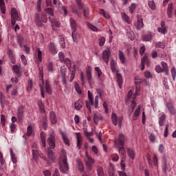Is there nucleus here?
<instances>
[{
    "label": "nucleus",
    "instance_id": "f257e3e1",
    "mask_svg": "<svg viewBox=\"0 0 176 176\" xmlns=\"http://www.w3.org/2000/svg\"><path fill=\"white\" fill-rule=\"evenodd\" d=\"M116 146L118 148L119 155L122 159V162H126V148H124V135L122 133L119 135V138L115 141Z\"/></svg>",
    "mask_w": 176,
    "mask_h": 176
},
{
    "label": "nucleus",
    "instance_id": "f03ea898",
    "mask_svg": "<svg viewBox=\"0 0 176 176\" xmlns=\"http://www.w3.org/2000/svg\"><path fill=\"white\" fill-rule=\"evenodd\" d=\"M140 91V87L138 86L136 87V91L135 94L133 95V91L130 90L127 95V98L125 100L126 105H129L131 102V113H133V111H134V109L135 108V106L137 105V103L134 102V100L137 98V94H138V92Z\"/></svg>",
    "mask_w": 176,
    "mask_h": 176
},
{
    "label": "nucleus",
    "instance_id": "7ed1b4c3",
    "mask_svg": "<svg viewBox=\"0 0 176 176\" xmlns=\"http://www.w3.org/2000/svg\"><path fill=\"white\" fill-rule=\"evenodd\" d=\"M76 4L78 9L82 10L84 17H85V19H89V17H90V10H89V7L82 4V0H76Z\"/></svg>",
    "mask_w": 176,
    "mask_h": 176
},
{
    "label": "nucleus",
    "instance_id": "20e7f679",
    "mask_svg": "<svg viewBox=\"0 0 176 176\" xmlns=\"http://www.w3.org/2000/svg\"><path fill=\"white\" fill-rule=\"evenodd\" d=\"M16 21H21V18L17 9L12 8L11 10V23L12 25H16Z\"/></svg>",
    "mask_w": 176,
    "mask_h": 176
},
{
    "label": "nucleus",
    "instance_id": "39448f33",
    "mask_svg": "<svg viewBox=\"0 0 176 176\" xmlns=\"http://www.w3.org/2000/svg\"><path fill=\"white\" fill-rule=\"evenodd\" d=\"M59 168L61 173H67L68 171V164L67 163V156L65 155H63V159L62 161L59 162Z\"/></svg>",
    "mask_w": 176,
    "mask_h": 176
},
{
    "label": "nucleus",
    "instance_id": "423d86ee",
    "mask_svg": "<svg viewBox=\"0 0 176 176\" xmlns=\"http://www.w3.org/2000/svg\"><path fill=\"white\" fill-rule=\"evenodd\" d=\"M112 123L114 126L119 125V127H122V122H123V117L116 116V113H113L111 115Z\"/></svg>",
    "mask_w": 176,
    "mask_h": 176
},
{
    "label": "nucleus",
    "instance_id": "0eeeda50",
    "mask_svg": "<svg viewBox=\"0 0 176 176\" xmlns=\"http://www.w3.org/2000/svg\"><path fill=\"white\" fill-rule=\"evenodd\" d=\"M109 57H111V48L107 47L105 50L102 52V59L104 63H106V64H108L109 61Z\"/></svg>",
    "mask_w": 176,
    "mask_h": 176
},
{
    "label": "nucleus",
    "instance_id": "6e6552de",
    "mask_svg": "<svg viewBox=\"0 0 176 176\" xmlns=\"http://www.w3.org/2000/svg\"><path fill=\"white\" fill-rule=\"evenodd\" d=\"M85 157H86V160H85L86 166L88 170H91V166L94 164V160L91 158V157L89 156V153L87 152H86Z\"/></svg>",
    "mask_w": 176,
    "mask_h": 176
},
{
    "label": "nucleus",
    "instance_id": "1a4fd4ad",
    "mask_svg": "<svg viewBox=\"0 0 176 176\" xmlns=\"http://www.w3.org/2000/svg\"><path fill=\"white\" fill-rule=\"evenodd\" d=\"M60 75L62 76L63 85H67V67L65 65L60 67Z\"/></svg>",
    "mask_w": 176,
    "mask_h": 176
},
{
    "label": "nucleus",
    "instance_id": "9d476101",
    "mask_svg": "<svg viewBox=\"0 0 176 176\" xmlns=\"http://www.w3.org/2000/svg\"><path fill=\"white\" fill-rule=\"evenodd\" d=\"M47 143L50 145L51 149H54L56 148V138H54V134L52 133L47 139Z\"/></svg>",
    "mask_w": 176,
    "mask_h": 176
},
{
    "label": "nucleus",
    "instance_id": "9b49d317",
    "mask_svg": "<svg viewBox=\"0 0 176 176\" xmlns=\"http://www.w3.org/2000/svg\"><path fill=\"white\" fill-rule=\"evenodd\" d=\"M17 116L19 122H21L23 120V118H24V107H19L17 110Z\"/></svg>",
    "mask_w": 176,
    "mask_h": 176
},
{
    "label": "nucleus",
    "instance_id": "f8f14e48",
    "mask_svg": "<svg viewBox=\"0 0 176 176\" xmlns=\"http://www.w3.org/2000/svg\"><path fill=\"white\" fill-rule=\"evenodd\" d=\"M145 64H146V65L149 66V60L148 59V56H144L142 58V67H141V69L142 71H144V69H145Z\"/></svg>",
    "mask_w": 176,
    "mask_h": 176
},
{
    "label": "nucleus",
    "instance_id": "ddd939ff",
    "mask_svg": "<svg viewBox=\"0 0 176 176\" xmlns=\"http://www.w3.org/2000/svg\"><path fill=\"white\" fill-rule=\"evenodd\" d=\"M158 32L163 34L164 35L167 34V29L166 28V23H164V21L161 22V27L158 28Z\"/></svg>",
    "mask_w": 176,
    "mask_h": 176
},
{
    "label": "nucleus",
    "instance_id": "4468645a",
    "mask_svg": "<svg viewBox=\"0 0 176 176\" xmlns=\"http://www.w3.org/2000/svg\"><path fill=\"white\" fill-rule=\"evenodd\" d=\"M7 54L9 56V58L12 64H16V59L14 58V55L13 54V51L10 49H8Z\"/></svg>",
    "mask_w": 176,
    "mask_h": 176
},
{
    "label": "nucleus",
    "instance_id": "2eb2a0df",
    "mask_svg": "<svg viewBox=\"0 0 176 176\" xmlns=\"http://www.w3.org/2000/svg\"><path fill=\"white\" fill-rule=\"evenodd\" d=\"M83 107V102L82 100H77L74 104V108L76 111H80L82 108Z\"/></svg>",
    "mask_w": 176,
    "mask_h": 176
},
{
    "label": "nucleus",
    "instance_id": "dca6fc26",
    "mask_svg": "<svg viewBox=\"0 0 176 176\" xmlns=\"http://www.w3.org/2000/svg\"><path fill=\"white\" fill-rule=\"evenodd\" d=\"M69 21L72 30L76 31V30H78V23H76V21H75V19L70 18Z\"/></svg>",
    "mask_w": 176,
    "mask_h": 176
},
{
    "label": "nucleus",
    "instance_id": "f3484780",
    "mask_svg": "<svg viewBox=\"0 0 176 176\" xmlns=\"http://www.w3.org/2000/svg\"><path fill=\"white\" fill-rule=\"evenodd\" d=\"M166 107L171 115H175L176 111L175 109L174 108V105H173V103L168 102Z\"/></svg>",
    "mask_w": 176,
    "mask_h": 176
},
{
    "label": "nucleus",
    "instance_id": "a211bd4d",
    "mask_svg": "<svg viewBox=\"0 0 176 176\" xmlns=\"http://www.w3.org/2000/svg\"><path fill=\"white\" fill-rule=\"evenodd\" d=\"M50 118L52 124H56V123H57V117L56 116V113H54V111L50 112Z\"/></svg>",
    "mask_w": 176,
    "mask_h": 176
},
{
    "label": "nucleus",
    "instance_id": "6ab92c4d",
    "mask_svg": "<svg viewBox=\"0 0 176 176\" xmlns=\"http://www.w3.org/2000/svg\"><path fill=\"white\" fill-rule=\"evenodd\" d=\"M43 15L39 14H36V23L38 27H42Z\"/></svg>",
    "mask_w": 176,
    "mask_h": 176
},
{
    "label": "nucleus",
    "instance_id": "aec40b11",
    "mask_svg": "<svg viewBox=\"0 0 176 176\" xmlns=\"http://www.w3.org/2000/svg\"><path fill=\"white\" fill-rule=\"evenodd\" d=\"M118 57L121 64H124V63H126V56H124L123 52L120 50L118 51Z\"/></svg>",
    "mask_w": 176,
    "mask_h": 176
},
{
    "label": "nucleus",
    "instance_id": "412c9836",
    "mask_svg": "<svg viewBox=\"0 0 176 176\" xmlns=\"http://www.w3.org/2000/svg\"><path fill=\"white\" fill-rule=\"evenodd\" d=\"M127 154L128 156L132 160H134L135 159V152L134 150L131 148H127Z\"/></svg>",
    "mask_w": 176,
    "mask_h": 176
},
{
    "label": "nucleus",
    "instance_id": "4be33fe9",
    "mask_svg": "<svg viewBox=\"0 0 176 176\" xmlns=\"http://www.w3.org/2000/svg\"><path fill=\"white\" fill-rule=\"evenodd\" d=\"M47 155L51 162H54V153H53V151L50 150V148L47 149Z\"/></svg>",
    "mask_w": 176,
    "mask_h": 176
},
{
    "label": "nucleus",
    "instance_id": "5701e85b",
    "mask_svg": "<svg viewBox=\"0 0 176 176\" xmlns=\"http://www.w3.org/2000/svg\"><path fill=\"white\" fill-rule=\"evenodd\" d=\"M117 82L120 89H122V85H123V78L120 74L118 73L116 75Z\"/></svg>",
    "mask_w": 176,
    "mask_h": 176
},
{
    "label": "nucleus",
    "instance_id": "b1692460",
    "mask_svg": "<svg viewBox=\"0 0 176 176\" xmlns=\"http://www.w3.org/2000/svg\"><path fill=\"white\" fill-rule=\"evenodd\" d=\"M49 49L50 53L52 54H56L57 53V49L56 48V45H54V43H51L49 45Z\"/></svg>",
    "mask_w": 176,
    "mask_h": 176
},
{
    "label": "nucleus",
    "instance_id": "393cba45",
    "mask_svg": "<svg viewBox=\"0 0 176 176\" xmlns=\"http://www.w3.org/2000/svg\"><path fill=\"white\" fill-rule=\"evenodd\" d=\"M167 16L168 19L173 17V3H170L168 6Z\"/></svg>",
    "mask_w": 176,
    "mask_h": 176
},
{
    "label": "nucleus",
    "instance_id": "a878e982",
    "mask_svg": "<svg viewBox=\"0 0 176 176\" xmlns=\"http://www.w3.org/2000/svg\"><path fill=\"white\" fill-rule=\"evenodd\" d=\"M10 156H11V160L14 164H16L17 163V157H16V154L13 153V149L10 148Z\"/></svg>",
    "mask_w": 176,
    "mask_h": 176
},
{
    "label": "nucleus",
    "instance_id": "bb28decb",
    "mask_svg": "<svg viewBox=\"0 0 176 176\" xmlns=\"http://www.w3.org/2000/svg\"><path fill=\"white\" fill-rule=\"evenodd\" d=\"M140 109H141V107L140 106H138V108L136 109V110L133 113V120H137V119L140 116Z\"/></svg>",
    "mask_w": 176,
    "mask_h": 176
},
{
    "label": "nucleus",
    "instance_id": "cd10ccee",
    "mask_svg": "<svg viewBox=\"0 0 176 176\" xmlns=\"http://www.w3.org/2000/svg\"><path fill=\"white\" fill-rule=\"evenodd\" d=\"M162 170L165 173L171 171V168L170 167V164L167 163L166 161L164 162Z\"/></svg>",
    "mask_w": 176,
    "mask_h": 176
},
{
    "label": "nucleus",
    "instance_id": "c85d7f7f",
    "mask_svg": "<svg viewBox=\"0 0 176 176\" xmlns=\"http://www.w3.org/2000/svg\"><path fill=\"white\" fill-rule=\"evenodd\" d=\"M161 65L162 67V69L164 72H165L166 75H168V65H167V63L164 61H162L161 63Z\"/></svg>",
    "mask_w": 176,
    "mask_h": 176
},
{
    "label": "nucleus",
    "instance_id": "c756f323",
    "mask_svg": "<svg viewBox=\"0 0 176 176\" xmlns=\"http://www.w3.org/2000/svg\"><path fill=\"white\" fill-rule=\"evenodd\" d=\"M0 10L3 14L6 13V8H5V1L0 0Z\"/></svg>",
    "mask_w": 176,
    "mask_h": 176
},
{
    "label": "nucleus",
    "instance_id": "7c9ffc66",
    "mask_svg": "<svg viewBox=\"0 0 176 176\" xmlns=\"http://www.w3.org/2000/svg\"><path fill=\"white\" fill-rule=\"evenodd\" d=\"M72 35L74 42H75L76 43H78V38H79V34H78L76 30H74L72 32Z\"/></svg>",
    "mask_w": 176,
    "mask_h": 176
},
{
    "label": "nucleus",
    "instance_id": "2f4dec72",
    "mask_svg": "<svg viewBox=\"0 0 176 176\" xmlns=\"http://www.w3.org/2000/svg\"><path fill=\"white\" fill-rule=\"evenodd\" d=\"M41 138L43 148H46V137L45 135L44 132L41 133Z\"/></svg>",
    "mask_w": 176,
    "mask_h": 176
},
{
    "label": "nucleus",
    "instance_id": "473e14b6",
    "mask_svg": "<svg viewBox=\"0 0 176 176\" xmlns=\"http://www.w3.org/2000/svg\"><path fill=\"white\" fill-rule=\"evenodd\" d=\"M13 69L18 78H20L21 72H20V67L17 65L13 66Z\"/></svg>",
    "mask_w": 176,
    "mask_h": 176
},
{
    "label": "nucleus",
    "instance_id": "72a5a7b5",
    "mask_svg": "<svg viewBox=\"0 0 176 176\" xmlns=\"http://www.w3.org/2000/svg\"><path fill=\"white\" fill-rule=\"evenodd\" d=\"M17 43H19L20 47H23V41H24V37L22 35H18L17 38Z\"/></svg>",
    "mask_w": 176,
    "mask_h": 176
},
{
    "label": "nucleus",
    "instance_id": "f704fd0d",
    "mask_svg": "<svg viewBox=\"0 0 176 176\" xmlns=\"http://www.w3.org/2000/svg\"><path fill=\"white\" fill-rule=\"evenodd\" d=\"M148 5L151 10H156V5L155 4V1L153 0H149Z\"/></svg>",
    "mask_w": 176,
    "mask_h": 176
},
{
    "label": "nucleus",
    "instance_id": "c9c22d12",
    "mask_svg": "<svg viewBox=\"0 0 176 176\" xmlns=\"http://www.w3.org/2000/svg\"><path fill=\"white\" fill-rule=\"evenodd\" d=\"M45 86L46 92L48 94H52V88L50 87V85L49 84V81L48 80L45 81Z\"/></svg>",
    "mask_w": 176,
    "mask_h": 176
},
{
    "label": "nucleus",
    "instance_id": "e433bc0d",
    "mask_svg": "<svg viewBox=\"0 0 176 176\" xmlns=\"http://www.w3.org/2000/svg\"><path fill=\"white\" fill-rule=\"evenodd\" d=\"M122 20L125 21V23L130 24L131 23L130 18L129 17V16H127L126 13L124 12L122 13Z\"/></svg>",
    "mask_w": 176,
    "mask_h": 176
},
{
    "label": "nucleus",
    "instance_id": "4c0bfd02",
    "mask_svg": "<svg viewBox=\"0 0 176 176\" xmlns=\"http://www.w3.org/2000/svg\"><path fill=\"white\" fill-rule=\"evenodd\" d=\"M75 65L73 66V69L70 70L71 72V76H70V80L69 82H72V80H74V79L75 78V75L76 74V70H75Z\"/></svg>",
    "mask_w": 176,
    "mask_h": 176
},
{
    "label": "nucleus",
    "instance_id": "58836bf2",
    "mask_svg": "<svg viewBox=\"0 0 176 176\" xmlns=\"http://www.w3.org/2000/svg\"><path fill=\"white\" fill-rule=\"evenodd\" d=\"M50 21H51L52 26L54 25L55 27H58L60 25V23L57 21V19H54L52 17H49Z\"/></svg>",
    "mask_w": 176,
    "mask_h": 176
},
{
    "label": "nucleus",
    "instance_id": "ea45409f",
    "mask_svg": "<svg viewBox=\"0 0 176 176\" xmlns=\"http://www.w3.org/2000/svg\"><path fill=\"white\" fill-rule=\"evenodd\" d=\"M80 146H82V136L77 134V148L80 149Z\"/></svg>",
    "mask_w": 176,
    "mask_h": 176
},
{
    "label": "nucleus",
    "instance_id": "a19ab883",
    "mask_svg": "<svg viewBox=\"0 0 176 176\" xmlns=\"http://www.w3.org/2000/svg\"><path fill=\"white\" fill-rule=\"evenodd\" d=\"M100 120H102V117L97 115V114H94V123H96V124H97L98 123V122H100Z\"/></svg>",
    "mask_w": 176,
    "mask_h": 176
},
{
    "label": "nucleus",
    "instance_id": "79ce46f5",
    "mask_svg": "<svg viewBox=\"0 0 176 176\" xmlns=\"http://www.w3.org/2000/svg\"><path fill=\"white\" fill-rule=\"evenodd\" d=\"M77 167L80 171H83L85 170V166H83V163L80 160H77Z\"/></svg>",
    "mask_w": 176,
    "mask_h": 176
},
{
    "label": "nucleus",
    "instance_id": "37998d69",
    "mask_svg": "<svg viewBox=\"0 0 176 176\" xmlns=\"http://www.w3.org/2000/svg\"><path fill=\"white\" fill-rule=\"evenodd\" d=\"M152 39V34H148L143 36V40L144 42H150V41Z\"/></svg>",
    "mask_w": 176,
    "mask_h": 176
},
{
    "label": "nucleus",
    "instance_id": "c03bdc74",
    "mask_svg": "<svg viewBox=\"0 0 176 176\" xmlns=\"http://www.w3.org/2000/svg\"><path fill=\"white\" fill-rule=\"evenodd\" d=\"M63 63H65L66 65V69L69 68V71H71V60H69V58H65Z\"/></svg>",
    "mask_w": 176,
    "mask_h": 176
},
{
    "label": "nucleus",
    "instance_id": "a18cd8bd",
    "mask_svg": "<svg viewBox=\"0 0 176 176\" xmlns=\"http://www.w3.org/2000/svg\"><path fill=\"white\" fill-rule=\"evenodd\" d=\"M32 156L34 160H36V159H38V156H39V151H38L36 148L32 150Z\"/></svg>",
    "mask_w": 176,
    "mask_h": 176
},
{
    "label": "nucleus",
    "instance_id": "49530a36",
    "mask_svg": "<svg viewBox=\"0 0 176 176\" xmlns=\"http://www.w3.org/2000/svg\"><path fill=\"white\" fill-rule=\"evenodd\" d=\"M164 120H166V114H163L160 118H159V124L160 126H163L164 123Z\"/></svg>",
    "mask_w": 176,
    "mask_h": 176
},
{
    "label": "nucleus",
    "instance_id": "de8ad7c7",
    "mask_svg": "<svg viewBox=\"0 0 176 176\" xmlns=\"http://www.w3.org/2000/svg\"><path fill=\"white\" fill-rule=\"evenodd\" d=\"M91 69H90V68L87 69V78L88 82H90V80H91Z\"/></svg>",
    "mask_w": 176,
    "mask_h": 176
},
{
    "label": "nucleus",
    "instance_id": "09e8293b",
    "mask_svg": "<svg viewBox=\"0 0 176 176\" xmlns=\"http://www.w3.org/2000/svg\"><path fill=\"white\" fill-rule=\"evenodd\" d=\"M137 8V5H135V3H132L130 6H129V13H131V14H133V13H134V10H135V8Z\"/></svg>",
    "mask_w": 176,
    "mask_h": 176
},
{
    "label": "nucleus",
    "instance_id": "8fccbe9b",
    "mask_svg": "<svg viewBox=\"0 0 176 176\" xmlns=\"http://www.w3.org/2000/svg\"><path fill=\"white\" fill-rule=\"evenodd\" d=\"M38 105L41 112L45 113V104H43L42 101H39Z\"/></svg>",
    "mask_w": 176,
    "mask_h": 176
},
{
    "label": "nucleus",
    "instance_id": "3c124183",
    "mask_svg": "<svg viewBox=\"0 0 176 176\" xmlns=\"http://www.w3.org/2000/svg\"><path fill=\"white\" fill-rule=\"evenodd\" d=\"M116 63L113 59L111 60V69L113 72H116V67H115Z\"/></svg>",
    "mask_w": 176,
    "mask_h": 176
},
{
    "label": "nucleus",
    "instance_id": "603ef678",
    "mask_svg": "<svg viewBox=\"0 0 176 176\" xmlns=\"http://www.w3.org/2000/svg\"><path fill=\"white\" fill-rule=\"evenodd\" d=\"M74 87H75L76 92L78 94H82V89H80V87L79 86V84H78V82H75Z\"/></svg>",
    "mask_w": 176,
    "mask_h": 176
},
{
    "label": "nucleus",
    "instance_id": "864d4df0",
    "mask_svg": "<svg viewBox=\"0 0 176 176\" xmlns=\"http://www.w3.org/2000/svg\"><path fill=\"white\" fill-rule=\"evenodd\" d=\"M61 135L65 144H66V145L69 146V140H68V138L65 136V134L63 133H61Z\"/></svg>",
    "mask_w": 176,
    "mask_h": 176
},
{
    "label": "nucleus",
    "instance_id": "5fc2aeb1",
    "mask_svg": "<svg viewBox=\"0 0 176 176\" xmlns=\"http://www.w3.org/2000/svg\"><path fill=\"white\" fill-rule=\"evenodd\" d=\"M45 12L52 17V19H53V16H54V12H53V9H52L51 8H48L45 9Z\"/></svg>",
    "mask_w": 176,
    "mask_h": 176
},
{
    "label": "nucleus",
    "instance_id": "6e6d98bb",
    "mask_svg": "<svg viewBox=\"0 0 176 176\" xmlns=\"http://www.w3.org/2000/svg\"><path fill=\"white\" fill-rule=\"evenodd\" d=\"M144 27V22H142V20L138 21V23L136 25V30H141V28Z\"/></svg>",
    "mask_w": 176,
    "mask_h": 176
},
{
    "label": "nucleus",
    "instance_id": "4d7b16f0",
    "mask_svg": "<svg viewBox=\"0 0 176 176\" xmlns=\"http://www.w3.org/2000/svg\"><path fill=\"white\" fill-rule=\"evenodd\" d=\"M155 47H157L158 49H164V47H166V45L163 42H158L156 43Z\"/></svg>",
    "mask_w": 176,
    "mask_h": 176
},
{
    "label": "nucleus",
    "instance_id": "13d9d810",
    "mask_svg": "<svg viewBox=\"0 0 176 176\" xmlns=\"http://www.w3.org/2000/svg\"><path fill=\"white\" fill-rule=\"evenodd\" d=\"M88 99L89 100L91 104L94 105V101L93 100V95L91 94V93H90V91H88Z\"/></svg>",
    "mask_w": 176,
    "mask_h": 176
},
{
    "label": "nucleus",
    "instance_id": "bf43d9fd",
    "mask_svg": "<svg viewBox=\"0 0 176 176\" xmlns=\"http://www.w3.org/2000/svg\"><path fill=\"white\" fill-rule=\"evenodd\" d=\"M58 57H59V60L61 63H64V61H65V57L64 56V53L59 52Z\"/></svg>",
    "mask_w": 176,
    "mask_h": 176
},
{
    "label": "nucleus",
    "instance_id": "052dcab7",
    "mask_svg": "<svg viewBox=\"0 0 176 176\" xmlns=\"http://www.w3.org/2000/svg\"><path fill=\"white\" fill-rule=\"evenodd\" d=\"M97 173L98 176H104V170L100 166L97 168Z\"/></svg>",
    "mask_w": 176,
    "mask_h": 176
},
{
    "label": "nucleus",
    "instance_id": "680f3d73",
    "mask_svg": "<svg viewBox=\"0 0 176 176\" xmlns=\"http://www.w3.org/2000/svg\"><path fill=\"white\" fill-rule=\"evenodd\" d=\"M42 122L43 129H47V119L46 118V117L43 118Z\"/></svg>",
    "mask_w": 176,
    "mask_h": 176
},
{
    "label": "nucleus",
    "instance_id": "e2e57ef3",
    "mask_svg": "<svg viewBox=\"0 0 176 176\" xmlns=\"http://www.w3.org/2000/svg\"><path fill=\"white\" fill-rule=\"evenodd\" d=\"M31 134H32V126H29L27 128V133L26 135H28V137L31 136Z\"/></svg>",
    "mask_w": 176,
    "mask_h": 176
},
{
    "label": "nucleus",
    "instance_id": "0e129e2a",
    "mask_svg": "<svg viewBox=\"0 0 176 176\" xmlns=\"http://www.w3.org/2000/svg\"><path fill=\"white\" fill-rule=\"evenodd\" d=\"M72 11L74 13V14H76V16H80L79 11H78V8H76V6H73L72 7Z\"/></svg>",
    "mask_w": 176,
    "mask_h": 176
},
{
    "label": "nucleus",
    "instance_id": "69168bd1",
    "mask_svg": "<svg viewBox=\"0 0 176 176\" xmlns=\"http://www.w3.org/2000/svg\"><path fill=\"white\" fill-rule=\"evenodd\" d=\"M127 35H128V36H129V38L131 40V41H133V39H134V32H133V31H129V32H127Z\"/></svg>",
    "mask_w": 176,
    "mask_h": 176
},
{
    "label": "nucleus",
    "instance_id": "338daca9",
    "mask_svg": "<svg viewBox=\"0 0 176 176\" xmlns=\"http://www.w3.org/2000/svg\"><path fill=\"white\" fill-rule=\"evenodd\" d=\"M170 72H171V75H172L173 80H175V76H176L175 67H172V69H171Z\"/></svg>",
    "mask_w": 176,
    "mask_h": 176
},
{
    "label": "nucleus",
    "instance_id": "774afa93",
    "mask_svg": "<svg viewBox=\"0 0 176 176\" xmlns=\"http://www.w3.org/2000/svg\"><path fill=\"white\" fill-rule=\"evenodd\" d=\"M155 71L157 72V74H160V72H164L163 70V68L160 67V65H156L155 66Z\"/></svg>",
    "mask_w": 176,
    "mask_h": 176
}]
</instances>
